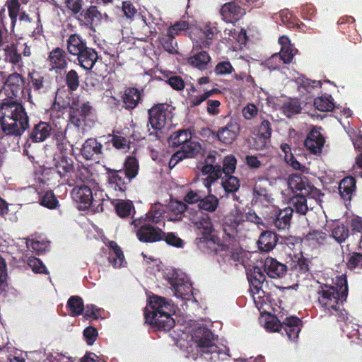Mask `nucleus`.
<instances>
[{"label": "nucleus", "instance_id": "42", "mask_svg": "<svg viewBox=\"0 0 362 362\" xmlns=\"http://www.w3.org/2000/svg\"><path fill=\"white\" fill-rule=\"evenodd\" d=\"M327 240V234L322 230H310L304 238L305 243L316 248L323 245Z\"/></svg>", "mask_w": 362, "mask_h": 362}, {"label": "nucleus", "instance_id": "41", "mask_svg": "<svg viewBox=\"0 0 362 362\" xmlns=\"http://www.w3.org/2000/svg\"><path fill=\"white\" fill-rule=\"evenodd\" d=\"M355 189L356 180L351 176L344 177L339 182V194L345 201H350L351 199V196Z\"/></svg>", "mask_w": 362, "mask_h": 362}, {"label": "nucleus", "instance_id": "37", "mask_svg": "<svg viewBox=\"0 0 362 362\" xmlns=\"http://www.w3.org/2000/svg\"><path fill=\"white\" fill-rule=\"evenodd\" d=\"M110 252L108 261L115 268H120L124 262L123 252L117 243L115 241L109 243Z\"/></svg>", "mask_w": 362, "mask_h": 362}, {"label": "nucleus", "instance_id": "58", "mask_svg": "<svg viewBox=\"0 0 362 362\" xmlns=\"http://www.w3.org/2000/svg\"><path fill=\"white\" fill-rule=\"evenodd\" d=\"M293 209L301 215H305L308 211L307 197L305 195H295L291 199Z\"/></svg>", "mask_w": 362, "mask_h": 362}, {"label": "nucleus", "instance_id": "16", "mask_svg": "<svg viewBox=\"0 0 362 362\" xmlns=\"http://www.w3.org/2000/svg\"><path fill=\"white\" fill-rule=\"evenodd\" d=\"M195 243L203 252L208 254L216 255L219 250H226V245L221 244L220 238L214 233L197 238Z\"/></svg>", "mask_w": 362, "mask_h": 362}, {"label": "nucleus", "instance_id": "53", "mask_svg": "<svg viewBox=\"0 0 362 362\" xmlns=\"http://www.w3.org/2000/svg\"><path fill=\"white\" fill-rule=\"evenodd\" d=\"M288 184L290 187L296 193V195H304V192H307V187L310 185L308 180H304L300 176L291 177Z\"/></svg>", "mask_w": 362, "mask_h": 362}, {"label": "nucleus", "instance_id": "35", "mask_svg": "<svg viewBox=\"0 0 362 362\" xmlns=\"http://www.w3.org/2000/svg\"><path fill=\"white\" fill-rule=\"evenodd\" d=\"M112 204L115 206L117 215L122 218L129 216L133 218L136 213L133 202L130 200L114 199Z\"/></svg>", "mask_w": 362, "mask_h": 362}, {"label": "nucleus", "instance_id": "36", "mask_svg": "<svg viewBox=\"0 0 362 362\" xmlns=\"http://www.w3.org/2000/svg\"><path fill=\"white\" fill-rule=\"evenodd\" d=\"M88 44L86 39H85L81 34L73 33L68 36L66 40V48L67 52L73 56L76 54L77 51L83 47Z\"/></svg>", "mask_w": 362, "mask_h": 362}, {"label": "nucleus", "instance_id": "34", "mask_svg": "<svg viewBox=\"0 0 362 362\" xmlns=\"http://www.w3.org/2000/svg\"><path fill=\"white\" fill-rule=\"evenodd\" d=\"M279 43L281 45V47L278 54L281 55L283 62L286 64H289L292 62L298 50L293 47L291 43V40L286 35H283L279 38Z\"/></svg>", "mask_w": 362, "mask_h": 362}, {"label": "nucleus", "instance_id": "64", "mask_svg": "<svg viewBox=\"0 0 362 362\" xmlns=\"http://www.w3.org/2000/svg\"><path fill=\"white\" fill-rule=\"evenodd\" d=\"M206 192L197 189H190L187 191L186 194L184 197V201L186 203H188L189 204H199L201 202V199L203 198L204 195L205 194Z\"/></svg>", "mask_w": 362, "mask_h": 362}, {"label": "nucleus", "instance_id": "18", "mask_svg": "<svg viewBox=\"0 0 362 362\" xmlns=\"http://www.w3.org/2000/svg\"><path fill=\"white\" fill-rule=\"evenodd\" d=\"M54 168L61 178L69 180V177L75 171V167L72 158L65 155L63 151L55 155L53 159Z\"/></svg>", "mask_w": 362, "mask_h": 362}, {"label": "nucleus", "instance_id": "2", "mask_svg": "<svg viewBox=\"0 0 362 362\" xmlns=\"http://www.w3.org/2000/svg\"><path fill=\"white\" fill-rule=\"evenodd\" d=\"M0 138L21 136L30 127L29 117L23 104L8 96L0 103Z\"/></svg>", "mask_w": 362, "mask_h": 362}, {"label": "nucleus", "instance_id": "14", "mask_svg": "<svg viewBox=\"0 0 362 362\" xmlns=\"http://www.w3.org/2000/svg\"><path fill=\"white\" fill-rule=\"evenodd\" d=\"M76 18L81 26L93 30L94 27L100 23L102 14L97 6H90L87 8H82Z\"/></svg>", "mask_w": 362, "mask_h": 362}, {"label": "nucleus", "instance_id": "15", "mask_svg": "<svg viewBox=\"0 0 362 362\" xmlns=\"http://www.w3.org/2000/svg\"><path fill=\"white\" fill-rule=\"evenodd\" d=\"M167 280L172 286L174 294L177 298H187L192 292V285L184 277H180L177 272L167 274Z\"/></svg>", "mask_w": 362, "mask_h": 362}, {"label": "nucleus", "instance_id": "62", "mask_svg": "<svg viewBox=\"0 0 362 362\" xmlns=\"http://www.w3.org/2000/svg\"><path fill=\"white\" fill-rule=\"evenodd\" d=\"M236 164L237 160L233 155L226 156L223 161V167L221 166L222 175H232L236 169Z\"/></svg>", "mask_w": 362, "mask_h": 362}, {"label": "nucleus", "instance_id": "57", "mask_svg": "<svg viewBox=\"0 0 362 362\" xmlns=\"http://www.w3.org/2000/svg\"><path fill=\"white\" fill-rule=\"evenodd\" d=\"M197 228L202 230V236L210 235L214 233V228L212 222L208 215H204L199 218V221L195 222Z\"/></svg>", "mask_w": 362, "mask_h": 362}, {"label": "nucleus", "instance_id": "50", "mask_svg": "<svg viewBox=\"0 0 362 362\" xmlns=\"http://www.w3.org/2000/svg\"><path fill=\"white\" fill-rule=\"evenodd\" d=\"M314 106L321 112L332 111L335 107L332 95L327 94L315 98Z\"/></svg>", "mask_w": 362, "mask_h": 362}, {"label": "nucleus", "instance_id": "8", "mask_svg": "<svg viewBox=\"0 0 362 362\" xmlns=\"http://www.w3.org/2000/svg\"><path fill=\"white\" fill-rule=\"evenodd\" d=\"M94 111L93 107L88 101L82 103L76 107H70L69 110V124L74 125L79 132L83 124L93 116Z\"/></svg>", "mask_w": 362, "mask_h": 362}, {"label": "nucleus", "instance_id": "32", "mask_svg": "<svg viewBox=\"0 0 362 362\" xmlns=\"http://www.w3.org/2000/svg\"><path fill=\"white\" fill-rule=\"evenodd\" d=\"M278 240V236L274 232L263 231L257 242L258 249L260 251L269 252L276 247Z\"/></svg>", "mask_w": 362, "mask_h": 362}, {"label": "nucleus", "instance_id": "25", "mask_svg": "<svg viewBox=\"0 0 362 362\" xmlns=\"http://www.w3.org/2000/svg\"><path fill=\"white\" fill-rule=\"evenodd\" d=\"M53 133V126L49 122L40 121L35 124L29 132L28 137L34 143L43 142Z\"/></svg>", "mask_w": 362, "mask_h": 362}, {"label": "nucleus", "instance_id": "7", "mask_svg": "<svg viewBox=\"0 0 362 362\" xmlns=\"http://www.w3.org/2000/svg\"><path fill=\"white\" fill-rule=\"evenodd\" d=\"M172 106L167 103L154 105L148 110V123L155 130H161L166 124L168 119L173 117Z\"/></svg>", "mask_w": 362, "mask_h": 362}, {"label": "nucleus", "instance_id": "21", "mask_svg": "<svg viewBox=\"0 0 362 362\" xmlns=\"http://www.w3.org/2000/svg\"><path fill=\"white\" fill-rule=\"evenodd\" d=\"M325 142V139L322 133L314 127L308 134L304 146L310 153L317 155L321 153Z\"/></svg>", "mask_w": 362, "mask_h": 362}, {"label": "nucleus", "instance_id": "29", "mask_svg": "<svg viewBox=\"0 0 362 362\" xmlns=\"http://www.w3.org/2000/svg\"><path fill=\"white\" fill-rule=\"evenodd\" d=\"M200 175L204 186L209 192H211V185L222 177L221 165H203L201 168Z\"/></svg>", "mask_w": 362, "mask_h": 362}, {"label": "nucleus", "instance_id": "6", "mask_svg": "<svg viewBox=\"0 0 362 362\" xmlns=\"http://www.w3.org/2000/svg\"><path fill=\"white\" fill-rule=\"evenodd\" d=\"M88 178H80L76 182L77 185L71 191L72 197L76 202L79 204L80 209L85 210L90 207H96L97 210L99 211L100 205L95 206L98 202L93 198V192L88 185Z\"/></svg>", "mask_w": 362, "mask_h": 362}, {"label": "nucleus", "instance_id": "51", "mask_svg": "<svg viewBox=\"0 0 362 362\" xmlns=\"http://www.w3.org/2000/svg\"><path fill=\"white\" fill-rule=\"evenodd\" d=\"M28 79L30 84V88H33L35 91H40L45 88V80L42 74L37 71H33L28 73Z\"/></svg>", "mask_w": 362, "mask_h": 362}, {"label": "nucleus", "instance_id": "5", "mask_svg": "<svg viewBox=\"0 0 362 362\" xmlns=\"http://www.w3.org/2000/svg\"><path fill=\"white\" fill-rule=\"evenodd\" d=\"M131 225L133 226V231L136 234L138 240L144 243H153L162 240V236L164 231L153 226L146 218L140 217L132 221Z\"/></svg>", "mask_w": 362, "mask_h": 362}, {"label": "nucleus", "instance_id": "13", "mask_svg": "<svg viewBox=\"0 0 362 362\" xmlns=\"http://www.w3.org/2000/svg\"><path fill=\"white\" fill-rule=\"evenodd\" d=\"M272 134V123L267 119H263L255 129L254 148L257 151L266 148L270 143Z\"/></svg>", "mask_w": 362, "mask_h": 362}, {"label": "nucleus", "instance_id": "43", "mask_svg": "<svg viewBox=\"0 0 362 362\" xmlns=\"http://www.w3.org/2000/svg\"><path fill=\"white\" fill-rule=\"evenodd\" d=\"M218 204V199L207 190L198 204V208L201 211L214 212L217 209Z\"/></svg>", "mask_w": 362, "mask_h": 362}, {"label": "nucleus", "instance_id": "30", "mask_svg": "<svg viewBox=\"0 0 362 362\" xmlns=\"http://www.w3.org/2000/svg\"><path fill=\"white\" fill-rule=\"evenodd\" d=\"M264 270L257 266L253 267L252 269L247 273L248 281L252 288L254 293H258L262 288L264 284L268 286V282L266 281V276Z\"/></svg>", "mask_w": 362, "mask_h": 362}, {"label": "nucleus", "instance_id": "33", "mask_svg": "<svg viewBox=\"0 0 362 362\" xmlns=\"http://www.w3.org/2000/svg\"><path fill=\"white\" fill-rule=\"evenodd\" d=\"M149 18L147 19L145 16H141L143 21V26L141 31H136V38L141 41L146 42L147 39L151 36L153 33H156L155 28L153 25H158L160 18H154L151 13H148Z\"/></svg>", "mask_w": 362, "mask_h": 362}, {"label": "nucleus", "instance_id": "27", "mask_svg": "<svg viewBox=\"0 0 362 362\" xmlns=\"http://www.w3.org/2000/svg\"><path fill=\"white\" fill-rule=\"evenodd\" d=\"M293 212L291 207L276 210L270 217L271 222L279 230L288 229L291 225Z\"/></svg>", "mask_w": 362, "mask_h": 362}, {"label": "nucleus", "instance_id": "45", "mask_svg": "<svg viewBox=\"0 0 362 362\" xmlns=\"http://www.w3.org/2000/svg\"><path fill=\"white\" fill-rule=\"evenodd\" d=\"M66 307L69 315L72 317L81 315L85 309L83 300L78 296H71L67 301Z\"/></svg>", "mask_w": 362, "mask_h": 362}, {"label": "nucleus", "instance_id": "38", "mask_svg": "<svg viewBox=\"0 0 362 362\" xmlns=\"http://www.w3.org/2000/svg\"><path fill=\"white\" fill-rule=\"evenodd\" d=\"M190 139H192L190 130L182 129L170 134L168 138V143L172 147L178 148L185 146Z\"/></svg>", "mask_w": 362, "mask_h": 362}, {"label": "nucleus", "instance_id": "47", "mask_svg": "<svg viewBox=\"0 0 362 362\" xmlns=\"http://www.w3.org/2000/svg\"><path fill=\"white\" fill-rule=\"evenodd\" d=\"M4 54L6 59L9 63L21 67L23 66L22 57L18 52L17 44L11 43L10 45H7L4 48Z\"/></svg>", "mask_w": 362, "mask_h": 362}, {"label": "nucleus", "instance_id": "17", "mask_svg": "<svg viewBox=\"0 0 362 362\" xmlns=\"http://www.w3.org/2000/svg\"><path fill=\"white\" fill-rule=\"evenodd\" d=\"M72 57H76L77 64L83 69L90 71L98 59V52L95 49L88 47V44L77 51Z\"/></svg>", "mask_w": 362, "mask_h": 362}, {"label": "nucleus", "instance_id": "24", "mask_svg": "<svg viewBox=\"0 0 362 362\" xmlns=\"http://www.w3.org/2000/svg\"><path fill=\"white\" fill-rule=\"evenodd\" d=\"M8 16L11 19V31H13L17 22L18 16L19 21L25 23H32L33 18L25 11L21 8L19 0H10L7 2Z\"/></svg>", "mask_w": 362, "mask_h": 362}, {"label": "nucleus", "instance_id": "31", "mask_svg": "<svg viewBox=\"0 0 362 362\" xmlns=\"http://www.w3.org/2000/svg\"><path fill=\"white\" fill-rule=\"evenodd\" d=\"M141 100V94L135 87H127L122 95L123 107L128 110L134 109Z\"/></svg>", "mask_w": 362, "mask_h": 362}, {"label": "nucleus", "instance_id": "28", "mask_svg": "<svg viewBox=\"0 0 362 362\" xmlns=\"http://www.w3.org/2000/svg\"><path fill=\"white\" fill-rule=\"evenodd\" d=\"M81 153L86 160H95L103 154V145L95 138L87 139L82 145Z\"/></svg>", "mask_w": 362, "mask_h": 362}, {"label": "nucleus", "instance_id": "20", "mask_svg": "<svg viewBox=\"0 0 362 362\" xmlns=\"http://www.w3.org/2000/svg\"><path fill=\"white\" fill-rule=\"evenodd\" d=\"M282 319L281 334H286L291 341L298 338L300 331V320L296 316L285 317L284 313L279 315Z\"/></svg>", "mask_w": 362, "mask_h": 362}, {"label": "nucleus", "instance_id": "48", "mask_svg": "<svg viewBox=\"0 0 362 362\" xmlns=\"http://www.w3.org/2000/svg\"><path fill=\"white\" fill-rule=\"evenodd\" d=\"M64 83L70 92L76 91L80 86V76L75 69L64 71Z\"/></svg>", "mask_w": 362, "mask_h": 362}, {"label": "nucleus", "instance_id": "39", "mask_svg": "<svg viewBox=\"0 0 362 362\" xmlns=\"http://www.w3.org/2000/svg\"><path fill=\"white\" fill-rule=\"evenodd\" d=\"M187 206L181 201H171L168 206V218L169 221H177L182 218Z\"/></svg>", "mask_w": 362, "mask_h": 362}, {"label": "nucleus", "instance_id": "59", "mask_svg": "<svg viewBox=\"0 0 362 362\" xmlns=\"http://www.w3.org/2000/svg\"><path fill=\"white\" fill-rule=\"evenodd\" d=\"M281 149L284 153V159L286 163L291 165L295 170H301L304 167L296 160L291 153V148L287 144H282Z\"/></svg>", "mask_w": 362, "mask_h": 362}, {"label": "nucleus", "instance_id": "49", "mask_svg": "<svg viewBox=\"0 0 362 362\" xmlns=\"http://www.w3.org/2000/svg\"><path fill=\"white\" fill-rule=\"evenodd\" d=\"M159 42L163 48L168 53L175 54L177 52V44L175 40V36L173 34L168 33V30L165 34H163L159 37Z\"/></svg>", "mask_w": 362, "mask_h": 362}, {"label": "nucleus", "instance_id": "52", "mask_svg": "<svg viewBox=\"0 0 362 362\" xmlns=\"http://www.w3.org/2000/svg\"><path fill=\"white\" fill-rule=\"evenodd\" d=\"M164 212L163 205L159 202L155 203L151 205L150 211L146 214L144 218H146L148 222L158 223L160 221V218L164 214Z\"/></svg>", "mask_w": 362, "mask_h": 362}, {"label": "nucleus", "instance_id": "60", "mask_svg": "<svg viewBox=\"0 0 362 362\" xmlns=\"http://www.w3.org/2000/svg\"><path fill=\"white\" fill-rule=\"evenodd\" d=\"M40 205L49 209H56L59 205V202L54 193L52 191L45 192L40 199Z\"/></svg>", "mask_w": 362, "mask_h": 362}, {"label": "nucleus", "instance_id": "19", "mask_svg": "<svg viewBox=\"0 0 362 362\" xmlns=\"http://www.w3.org/2000/svg\"><path fill=\"white\" fill-rule=\"evenodd\" d=\"M240 124L230 119L226 126L220 127L216 132V136L221 143L229 145L233 144L240 132Z\"/></svg>", "mask_w": 362, "mask_h": 362}, {"label": "nucleus", "instance_id": "56", "mask_svg": "<svg viewBox=\"0 0 362 362\" xmlns=\"http://www.w3.org/2000/svg\"><path fill=\"white\" fill-rule=\"evenodd\" d=\"M221 185L227 193L235 192L240 187V180L232 175H226L221 177Z\"/></svg>", "mask_w": 362, "mask_h": 362}, {"label": "nucleus", "instance_id": "46", "mask_svg": "<svg viewBox=\"0 0 362 362\" xmlns=\"http://www.w3.org/2000/svg\"><path fill=\"white\" fill-rule=\"evenodd\" d=\"M139 168L137 159L134 156H128L124 163L123 168L120 170L132 181L138 175Z\"/></svg>", "mask_w": 362, "mask_h": 362}, {"label": "nucleus", "instance_id": "10", "mask_svg": "<svg viewBox=\"0 0 362 362\" xmlns=\"http://www.w3.org/2000/svg\"><path fill=\"white\" fill-rule=\"evenodd\" d=\"M242 0H235L222 5L220 15L226 23H235L246 14V8L239 5Z\"/></svg>", "mask_w": 362, "mask_h": 362}, {"label": "nucleus", "instance_id": "9", "mask_svg": "<svg viewBox=\"0 0 362 362\" xmlns=\"http://www.w3.org/2000/svg\"><path fill=\"white\" fill-rule=\"evenodd\" d=\"M219 92L218 89L213 88L199 95H189L188 98L189 105L191 107H195L200 105L204 101H206L207 113L211 116L217 115L220 112L221 102L218 100L209 99V98Z\"/></svg>", "mask_w": 362, "mask_h": 362}, {"label": "nucleus", "instance_id": "44", "mask_svg": "<svg viewBox=\"0 0 362 362\" xmlns=\"http://www.w3.org/2000/svg\"><path fill=\"white\" fill-rule=\"evenodd\" d=\"M210 61L211 57L206 51L197 52L189 58V64L199 70L207 69Z\"/></svg>", "mask_w": 362, "mask_h": 362}, {"label": "nucleus", "instance_id": "4", "mask_svg": "<svg viewBox=\"0 0 362 362\" xmlns=\"http://www.w3.org/2000/svg\"><path fill=\"white\" fill-rule=\"evenodd\" d=\"M192 338L203 358L211 362L219 361L221 351L214 343L215 337L211 329L204 327H198Z\"/></svg>", "mask_w": 362, "mask_h": 362}, {"label": "nucleus", "instance_id": "1", "mask_svg": "<svg viewBox=\"0 0 362 362\" xmlns=\"http://www.w3.org/2000/svg\"><path fill=\"white\" fill-rule=\"evenodd\" d=\"M349 293L346 274L337 276L333 285L324 284L317 291V302L320 309L328 315H334L338 322H346L349 314L344 308Z\"/></svg>", "mask_w": 362, "mask_h": 362}, {"label": "nucleus", "instance_id": "55", "mask_svg": "<svg viewBox=\"0 0 362 362\" xmlns=\"http://www.w3.org/2000/svg\"><path fill=\"white\" fill-rule=\"evenodd\" d=\"M69 123L68 124L66 129H62V128H54L53 127V133L52 136H53L54 140L55 141L57 147L59 151H64L66 148V133L69 129Z\"/></svg>", "mask_w": 362, "mask_h": 362}, {"label": "nucleus", "instance_id": "54", "mask_svg": "<svg viewBox=\"0 0 362 362\" xmlns=\"http://www.w3.org/2000/svg\"><path fill=\"white\" fill-rule=\"evenodd\" d=\"M202 146L199 142L190 139L186 144L182 146L181 151L184 153L185 158H195L202 153Z\"/></svg>", "mask_w": 362, "mask_h": 362}, {"label": "nucleus", "instance_id": "12", "mask_svg": "<svg viewBox=\"0 0 362 362\" xmlns=\"http://www.w3.org/2000/svg\"><path fill=\"white\" fill-rule=\"evenodd\" d=\"M108 187L117 192L124 193L131 180L120 170L105 167Z\"/></svg>", "mask_w": 362, "mask_h": 362}, {"label": "nucleus", "instance_id": "26", "mask_svg": "<svg viewBox=\"0 0 362 362\" xmlns=\"http://www.w3.org/2000/svg\"><path fill=\"white\" fill-rule=\"evenodd\" d=\"M264 272L272 279H280L286 274L287 266L276 259L268 257L263 264Z\"/></svg>", "mask_w": 362, "mask_h": 362}, {"label": "nucleus", "instance_id": "63", "mask_svg": "<svg viewBox=\"0 0 362 362\" xmlns=\"http://www.w3.org/2000/svg\"><path fill=\"white\" fill-rule=\"evenodd\" d=\"M346 265L351 270L362 269V253L358 252H349L347 257Z\"/></svg>", "mask_w": 362, "mask_h": 362}, {"label": "nucleus", "instance_id": "22", "mask_svg": "<svg viewBox=\"0 0 362 362\" xmlns=\"http://www.w3.org/2000/svg\"><path fill=\"white\" fill-rule=\"evenodd\" d=\"M47 62L50 69L54 70L56 73L59 70H65L69 64L66 51L59 47H54L49 52Z\"/></svg>", "mask_w": 362, "mask_h": 362}, {"label": "nucleus", "instance_id": "3", "mask_svg": "<svg viewBox=\"0 0 362 362\" xmlns=\"http://www.w3.org/2000/svg\"><path fill=\"white\" fill-rule=\"evenodd\" d=\"M175 305L171 300L153 295L144 310L146 322L158 330L170 331L175 325L172 314Z\"/></svg>", "mask_w": 362, "mask_h": 362}, {"label": "nucleus", "instance_id": "40", "mask_svg": "<svg viewBox=\"0 0 362 362\" xmlns=\"http://www.w3.org/2000/svg\"><path fill=\"white\" fill-rule=\"evenodd\" d=\"M241 219L234 215H229L225 218L223 231L230 240L235 239L238 234V227L240 224Z\"/></svg>", "mask_w": 362, "mask_h": 362}, {"label": "nucleus", "instance_id": "23", "mask_svg": "<svg viewBox=\"0 0 362 362\" xmlns=\"http://www.w3.org/2000/svg\"><path fill=\"white\" fill-rule=\"evenodd\" d=\"M202 35L199 37V45L201 49L209 48L212 44L217 35L221 33L218 26V23L208 21L202 25L201 28Z\"/></svg>", "mask_w": 362, "mask_h": 362}, {"label": "nucleus", "instance_id": "11", "mask_svg": "<svg viewBox=\"0 0 362 362\" xmlns=\"http://www.w3.org/2000/svg\"><path fill=\"white\" fill-rule=\"evenodd\" d=\"M25 78L17 73L14 72L5 78L4 86L6 98L12 96V98H17L24 95Z\"/></svg>", "mask_w": 362, "mask_h": 362}, {"label": "nucleus", "instance_id": "61", "mask_svg": "<svg viewBox=\"0 0 362 362\" xmlns=\"http://www.w3.org/2000/svg\"><path fill=\"white\" fill-rule=\"evenodd\" d=\"M331 235L338 243L341 244L348 238L349 230L343 224L337 225L332 230Z\"/></svg>", "mask_w": 362, "mask_h": 362}]
</instances>
